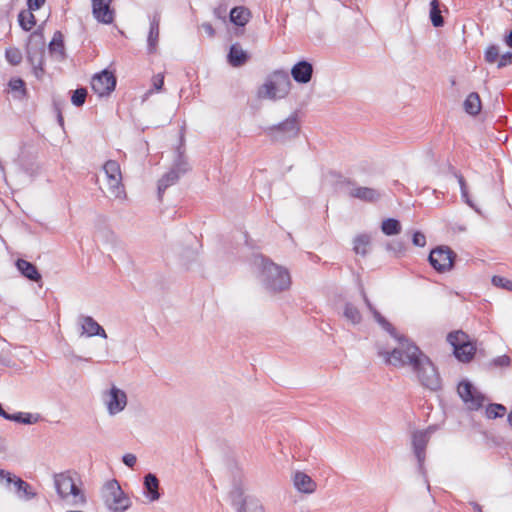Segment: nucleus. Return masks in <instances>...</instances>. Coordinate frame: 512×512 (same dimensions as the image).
Listing matches in <instances>:
<instances>
[{
	"mask_svg": "<svg viewBox=\"0 0 512 512\" xmlns=\"http://www.w3.org/2000/svg\"><path fill=\"white\" fill-rule=\"evenodd\" d=\"M461 197L464 200V202L467 200V198H470L469 194H468V190L467 191H461Z\"/></svg>",
	"mask_w": 512,
	"mask_h": 512,
	"instance_id": "obj_55",
	"label": "nucleus"
},
{
	"mask_svg": "<svg viewBox=\"0 0 512 512\" xmlns=\"http://www.w3.org/2000/svg\"><path fill=\"white\" fill-rule=\"evenodd\" d=\"M510 64H512V52H506L505 54L499 56L497 68L501 69Z\"/></svg>",
	"mask_w": 512,
	"mask_h": 512,
	"instance_id": "obj_45",
	"label": "nucleus"
},
{
	"mask_svg": "<svg viewBox=\"0 0 512 512\" xmlns=\"http://www.w3.org/2000/svg\"><path fill=\"white\" fill-rule=\"evenodd\" d=\"M458 394L460 398L472 410H476L482 406L483 396L474 388L469 381H462L458 385Z\"/></svg>",
	"mask_w": 512,
	"mask_h": 512,
	"instance_id": "obj_15",
	"label": "nucleus"
},
{
	"mask_svg": "<svg viewBox=\"0 0 512 512\" xmlns=\"http://www.w3.org/2000/svg\"><path fill=\"white\" fill-rule=\"evenodd\" d=\"M102 496L111 512H124L131 505L129 497L124 494L117 480H110L104 485Z\"/></svg>",
	"mask_w": 512,
	"mask_h": 512,
	"instance_id": "obj_6",
	"label": "nucleus"
},
{
	"mask_svg": "<svg viewBox=\"0 0 512 512\" xmlns=\"http://www.w3.org/2000/svg\"><path fill=\"white\" fill-rule=\"evenodd\" d=\"M314 73L312 63L307 60H301L295 63L291 68V76L298 84H307L311 81Z\"/></svg>",
	"mask_w": 512,
	"mask_h": 512,
	"instance_id": "obj_18",
	"label": "nucleus"
},
{
	"mask_svg": "<svg viewBox=\"0 0 512 512\" xmlns=\"http://www.w3.org/2000/svg\"><path fill=\"white\" fill-rule=\"evenodd\" d=\"M294 486L302 493H313L316 489V483L313 479L303 472H297L294 475Z\"/></svg>",
	"mask_w": 512,
	"mask_h": 512,
	"instance_id": "obj_25",
	"label": "nucleus"
},
{
	"mask_svg": "<svg viewBox=\"0 0 512 512\" xmlns=\"http://www.w3.org/2000/svg\"><path fill=\"white\" fill-rule=\"evenodd\" d=\"M18 22L25 31H30L36 24L34 14L29 10H22L18 15Z\"/></svg>",
	"mask_w": 512,
	"mask_h": 512,
	"instance_id": "obj_32",
	"label": "nucleus"
},
{
	"mask_svg": "<svg viewBox=\"0 0 512 512\" xmlns=\"http://www.w3.org/2000/svg\"><path fill=\"white\" fill-rule=\"evenodd\" d=\"M214 15L217 17V18H223L222 16V11L220 10V8H216L214 10Z\"/></svg>",
	"mask_w": 512,
	"mask_h": 512,
	"instance_id": "obj_54",
	"label": "nucleus"
},
{
	"mask_svg": "<svg viewBox=\"0 0 512 512\" xmlns=\"http://www.w3.org/2000/svg\"><path fill=\"white\" fill-rule=\"evenodd\" d=\"M0 478L5 479L8 485H14L15 492L19 498L30 500L36 496V493L31 490V486L17 476L0 469Z\"/></svg>",
	"mask_w": 512,
	"mask_h": 512,
	"instance_id": "obj_16",
	"label": "nucleus"
},
{
	"mask_svg": "<svg viewBox=\"0 0 512 512\" xmlns=\"http://www.w3.org/2000/svg\"><path fill=\"white\" fill-rule=\"evenodd\" d=\"M49 50L51 53L59 54L60 58L64 57L65 52H64L63 35L60 31H56L54 33L53 38L49 44Z\"/></svg>",
	"mask_w": 512,
	"mask_h": 512,
	"instance_id": "obj_33",
	"label": "nucleus"
},
{
	"mask_svg": "<svg viewBox=\"0 0 512 512\" xmlns=\"http://www.w3.org/2000/svg\"><path fill=\"white\" fill-rule=\"evenodd\" d=\"M57 118H58V123L60 124V126H63L64 125V120H63V116H62V114L60 112L58 113Z\"/></svg>",
	"mask_w": 512,
	"mask_h": 512,
	"instance_id": "obj_56",
	"label": "nucleus"
},
{
	"mask_svg": "<svg viewBox=\"0 0 512 512\" xmlns=\"http://www.w3.org/2000/svg\"><path fill=\"white\" fill-rule=\"evenodd\" d=\"M44 3H45V0H28L27 1L28 10L29 11L38 10L44 5Z\"/></svg>",
	"mask_w": 512,
	"mask_h": 512,
	"instance_id": "obj_49",
	"label": "nucleus"
},
{
	"mask_svg": "<svg viewBox=\"0 0 512 512\" xmlns=\"http://www.w3.org/2000/svg\"><path fill=\"white\" fill-rule=\"evenodd\" d=\"M253 265L258 270L259 281L267 291L277 293L290 287L291 277L286 268L260 254L253 257Z\"/></svg>",
	"mask_w": 512,
	"mask_h": 512,
	"instance_id": "obj_2",
	"label": "nucleus"
},
{
	"mask_svg": "<svg viewBox=\"0 0 512 512\" xmlns=\"http://www.w3.org/2000/svg\"><path fill=\"white\" fill-rule=\"evenodd\" d=\"M103 171L106 176L107 189L110 197L124 199L126 193L122 183V173L119 163L115 160H108L103 165Z\"/></svg>",
	"mask_w": 512,
	"mask_h": 512,
	"instance_id": "obj_7",
	"label": "nucleus"
},
{
	"mask_svg": "<svg viewBox=\"0 0 512 512\" xmlns=\"http://www.w3.org/2000/svg\"><path fill=\"white\" fill-rule=\"evenodd\" d=\"M263 131L272 142L286 143L295 139L300 133L298 113L293 112L284 121L265 127Z\"/></svg>",
	"mask_w": 512,
	"mask_h": 512,
	"instance_id": "obj_4",
	"label": "nucleus"
},
{
	"mask_svg": "<svg viewBox=\"0 0 512 512\" xmlns=\"http://www.w3.org/2000/svg\"><path fill=\"white\" fill-rule=\"evenodd\" d=\"M449 169L451 170L454 177L457 179L459 186H460V191H467L468 189H467L466 182H465V179L463 178V176L458 171H456L453 167L450 166Z\"/></svg>",
	"mask_w": 512,
	"mask_h": 512,
	"instance_id": "obj_46",
	"label": "nucleus"
},
{
	"mask_svg": "<svg viewBox=\"0 0 512 512\" xmlns=\"http://www.w3.org/2000/svg\"><path fill=\"white\" fill-rule=\"evenodd\" d=\"M412 243L417 247H424L426 245V237L420 231H415L412 235Z\"/></svg>",
	"mask_w": 512,
	"mask_h": 512,
	"instance_id": "obj_44",
	"label": "nucleus"
},
{
	"mask_svg": "<svg viewBox=\"0 0 512 512\" xmlns=\"http://www.w3.org/2000/svg\"><path fill=\"white\" fill-rule=\"evenodd\" d=\"M464 109L470 115H477L481 110L480 97L476 92L470 93L464 101Z\"/></svg>",
	"mask_w": 512,
	"mask_h": 512,
	"instance_id": "obj_27",
	"label": "nucleus"
},
{
	"mask_svg": "<svg viewBox=\"0 0 512 512\" xmlns=\"http://www.w3.org/2000/svg\"><path fill=\"white\" fill-rule=\"evenodd\" d=\"M86 96H87L86 88H83V87L77 88L72 93L71 102L74 106L81 107L85 103Z\"/></svg>",
	"mask_w": 512,
	"mask_h": 512,
	"instance_id": "obj_37",
	"label": "nucleus"
},
{
	"mask_svg": "<svg viewBox=\"0 0 512 512\" xmlns=\"http://www.w3.org/2000/svg\"><path fill=\"white\" fill-rule=\"evenodd\" d=\"M508 422L512 426V412L508 415Z\"/></svg>",
	"mask_w": 512,
	"mask_h": 512,
	"instance_id": "obj_57",
	"label": "nucleus"
},
{
	"mask_svg": "<svg viewBox=\"0 0 512 512\" xmlns=\"http://www.w3.org/2000/svg\"><path fill=\"white\" fill-rule=\"evenodd\" d=\"M54 485L58 495L61 498H67L68 496L74 497V504L83 503L84 496L81 493V490L76 486L73 479L65 474L60 473L54 476Z\"/></svg>",
	"mask_w": 512,
	"mask_h": 512,
	"instance_id": "obj_11",
	"label": "nucleus"
},
{
	"mask_svg": "<svg viewBox=\"0 0 512 512\" xmlns=\"http://www.w3.org/2000/svg\"><path fill=\"white\" fill-rule=\"evenodd\" d=\"M160 14L155 13L150 19L149 33L147 37V49L149 53H154L157 49L159 39Z\"/></svg>",
	"mask_w": 512,
	"mask_h": 512,
	"instance_id": "obj_21",
	"label": "nucleus"
},
{
	"mask_svg": "<svg viewBox=\"0 0 512 512\" xmlns=\"http://www.w3.org/2000/svg\"><path fill=\"white\" fill-rule=\"evenodd\" d=\"M82 329V335L87 337L99 336L106 339L107 334L103 327L91 316L80 315L77 320Z\"/></svg>",
	"mask_w": 512,
	"mask_h": 512,
	"instance_id": "obj_19",
	"label": "nucleus"
},
{
	"mask_svg": "<svg viewBox=\"0 0 512 512\" xmlns=\"http://www.w3.org/2000/svg\"><path fill=\"white\" fill-rule=\"evenodd\" d=\"M248 58V53L243 50L239 43H234L230 46L227 61L232 67H240L244 65Z\"/></svg>",
	"mask_w": 512,
	"mask_h": 512,
	"instance_id": "obj_23",
	"label": "nucleus"
},
{
	"mask_svg": "<svg viewBox=\"0 0 512 512\" xmlns=\"http://www.w3.org/2000/svg\"><path fill=\"white\" fill-rule=\"evenodd\" d=\"M361 294L374 320L398 342V346L391 352L379 348V356L384 359L386 364L394 367H410L418 382L424 388L430 391L440 390L442 386L441 377L432 360L414 342L397 333L394 326L373 306L363 289Z\"/></svg>",
	"mask_w": 512,
	"mask_h": 512,
	"instance_id": "obj_1",
	"label": "nucleus"
},
{
	"mask_svg": "<svg viewBox=\"0 0 512 512\" xmlns=\"http://www.w3.org/2000/svg\"><path fill=\"white\" fill-rule=\"evenodd\" d=\"M387 249L393 251L395 253H403L405 251V246L400 241L391 242L387 245Z\"/></svg>",
	"mask_w": 512,
	"mask_h": 512,
	"instance_id": "obj_47",
	"label": "nucleus"
},
{
	"mask_svg": "<svg viewBox=\"0 0 512 512\" xmlns=\"http://www.w3.org/2000/svg\"><path fill=\"white\" fill-rule=\"evenodd\" d=\"M430 20L434 27H442L444 25V19L441 16L438 0H432L430 2Z\"/></svg>",
	"mask_w": 512,
	"mask_h": 512,
	"instance_id": "obj_35",
	"label": "nucleus"
},
{
	"mask_svg": "<svg viewBox=\"0 0 512 512\" xmlns=\"http://www.w3.org/2000/svg\"><path fill=\"white\" fill-rule=\"evenodd\" d=\"M104 402L108 413L110 415H116L125 409L127 405V395L118 387L112 386L105 394Z\"/></svg>",
	"mask_w": 512,
	"mask_h": 512,
	"instance_id": "obj_14",
	"label": "nucleus"
},
{
	"mask_svg": "<svg viewBox=\"0 0 512 512\" xmlns=\"http://www.w3.org/2000/svg\"><path fill=\"white\" fill-rule=\"evenodd\" d=\"M39 418L40 416L38 414L34 415L27 412H18L15 414H9L7 420L30 425L38 422Z\"/></svg>",
	"mask_w": 512,
	"mask_h": 512,
	"instance_id": "obj_28",
	"label": "nucleus"
},
{
	"mask_svg": "<svg viewBox=\"0 0 512 512\" xmlns=\"http://www.w3.org/2000/svg\"><path fill=\"white\" fill-rule=\"evenodd\" d=\"M492 284L496 287H500V288L506 289L508 291H512V281L505 277L493 276Z\"/></svg>",
	"mask_w": 512,
	"mask_h": 512,
	"instance_id": "obj_40",
	"label": "nucleus"
},
{
	"mask_svg": "<svg viewBox=\"0 0 512 512\" xmlns=\"http://www.w3.org/2000/svg\"><path fill=\"white\" fill-rule=\"evenodd\" d=\"M435 430L436 426H429L425 430L415 431L412 435L413 452L418 461V470L423 476L426 474L424 467L426 458V446Z\"/></svg>",
	"mask_w": 512,
	"mask_h": 512,
	"instance_id": "obj_9",
	"label": "nucleus"
},
{
	"mask_svg": "<svg viewBox=\"0 0 512 512\" xmlns=\"http://www.w3.org/2000/svg\"><path fill=\"white\" fill-rule=\"evenodd\" d=\"M369 244H370V237L368 235H366V234L359 235L354 239L353 250L356 254L365 256L368 253Z\"/></svg>",
	"mask_w": 512,
	"mask_h": 512,
	"instance_id": "obj_34",
	"label": "nucleus"
},
{
	"mask_svg": "<svg viewBox=\"0 0 512 512\" xmlns=\"http://www.w3.org/2000/svg\"><path fill=\"white\" fill-rule=\"evenodd\" d=\"M112 0H92V13L95 19L104 24H111L114 20V11L111 8Z\"/></svg>",
	"mask_w": 512,
	"mask_h": 512,
	"instance_id": "obj_17",
	"label": "nucleus"
},
{
	"mask_svg": "<svg viewBox=\"0 0 512 512\" xmlns=\"http://www.w3.org/2000/svg\"><path fill=\"white\" fill-rule=\"evenodd\" d=\"M201 27L204 29L205 33L209 36V37H214L215 36V30L212 26L211 23H208V22H205L201 25Z\"/></svg>",
	"mask_w": 512,
	"mask_h": 512,
	"instance_id": "obj_50",
	"label": "nucleus"
},
{
	"mask_svg": "<svg viewBox=\"0 0 512 512\" xmlns=\"http://www.w3.org/2000/svg\"><path fill=\"white\" fill-rule=\"evenodd\" d=\"M505 43L512 48V30L510 33L505 37Z\"/></svg>",
	"mask_w": 512,
	"mask_h": 512,
	"instance_id": "obj_52",
	"label": "nucleus"
},
{
	"mask_svg": "<svg viewBox=\"0 0 512 512\" xmlns=\"http://www.w3.org/2000/svg\"><path fill=\"white\" fill-rule=\"evenodd\" d=\"M27 59L35 70H43V49L28 47Z\"/></svg>",
	"mask_w": 512,
	"mask_h": 512,
	"instance_id": "obj_29",
	"label": "nucleus"
},
{
	"mask_svg": "<svg viewBox=\"0 0 512 512\" xmlns=\"http://www.w3.org/2000/svg\"><path fill=\"white\" fill-rule=\"evenodd\" d=\"M16 267L19 270V272L27 279L33 282H39L42 279L41 274L39 273L38 269L34 264L31 262L24 260V259H18L16 261Z\"/></svg>",
	"mask_w": 512,
	"mask_h": 512,
	"instance_id": "obj_24",
	"label": "nucleus"
},
{
	"mask_svg": "<svg viewBox=\"0 0 512 512\" xmlns=\"http://www.w3.org/2000/svg\"><path fill=\"white\" fill-rule=\"evenodd\" d=\"M229 17L234 25L243 27L249 22L251 12L244 6H237L231 9Z\"/></svg>",
	"mask_w": 512,
	"mask_h": 512,
	"instance_id": "obj_26",
	"label": "nucleus"
},
{
	"mask_svg": "<svg viewBox=\"0 0 512 512\" xmlns=\"http://www.w3.org/2000/svg\"><path fill=\"white\" fill-rule=\"evenodd\" d=\"M189 170V164L184 156L182 150V144L176 149V156L170 170L165 173L158 181V198L161 200L165 190L177 183L182 175L187 173Z\"/></svg>",
	"mask_w": 512,
	"mask_h": 512,
	"instance_id": "obj_5",
	"label": "nucleus"
},
{
	"mask_svg": "<svg viewBox=\"0 0 512 512\" xmlns=\"http://www.w3.org/2000/svg\"><path fill=\"white\" fill-rule=\"evenodd\" d=\"M470 505L473 507L475 512H482V508L478 503L470 502Z\"/></svg>",
	"mask_w": 512,
	"mask_h": 512,
	"instance_id": "obj_53",
	"label": "nucleus"
},
{
	"mask_svg": "<svg viewBox=\"0 0 512 512\" xmlns=\"http://www.w3.org/2000/svg\"><path fill=\"white\" fill-rule=\"evenodd\" d=\"M491 364L496 367H508L511 364V358L507 355H501L494 358Z\"/></svg>",
	"mask_w": 512,
	"mask_h": 512,
	"instance_id": "obj_42",
	"label": "nucleus"
},
{
	"mask_svg": "<svg viewBox=\"0 0 512 512\" xmlns=\"http://www.w3.org/2000/svg\"><path fill=\"white\" fill-rule=\"evenodd\" d=\"M9 87L12 91L25 92V82L21 78H14L9 81Z\"/></svg>",
	"mask_w": 512,
	"mask_h": 512,
	"instance_id": "obj_43",
	"label": "nucleus"
},
{
	"mask_svg": "<svg viewBox=\"0 0 512 512\" xmlns=\"http://www.w3.org/2000/svg\"><path fill=\"white\" fill-rule=\"evenodd\" d=\"M447 341L453 347V353L459 361L465 363L472 360L476 347L470 342L466 333L463 331L450 332L447 335Z\"/></svg>",
	"mask_w": 512,
	"mask_h": 512,
	"instance_id": "obj_8",
	"label": "nucleus"
},
{
	"mask_svg": "<svg viewBox=\"0 0 512 512\" xmlns=\"http://www.w3.org/2000/svg\"><path fill=\"white\" fill-rule=\"evenodd\" d=\"M291 89V81L287 71L275 70L265 80L259 88L258 96L260 98L277 100L288 95Z\"/></svg>",
	"mask_w": 512,
	"mask_h": 512,
	"instance_id": "obj_3",
	"label": "nucleus"
},
{
	"mask_svg": "<svg viewBox=\"0 0 512 512\" xmlns=\"http://www.w3.org/2000/svg\"><path fill=\"white\" fill-rule=\"evenodd\" d=\"M506 413V407L502 404H490L486 408V415L489 419H496L498 417H503Z\"/></svg>",
	"mask_w": 512,
	"mask_h": 512,
	"instance_id": "obj_36",
	"label": "nucleus"
},
{
	"mask_svg": "<svg viewBox=\"0 0 512 512\" xmlns=\"http://www.w3.org/2000/svg\"><path fill=\"white\" fill-rule=\"evenodd\" d=\"M5 57L12 65H18L22 60V53L18 48L11 47L6 49Z\"/></svg>",
	"mask_w": 512,
	"mask_h": 512,
	"instance_id": "obj_38",
	"label": "nucleus"
},
{
	"mask_svg": "<svg viewBox=\"0 0 512 512\" xmlns=\"http://www.w3.org/2000/svg\"><path fill=\"white\" fill-rule=\"evenodd\" d=\"M343 316L353 325L362 321V315L359 309L352 303H346L344 306Z\"/></svg>",
	"mask_w": 512,
	"mask_h": 512,
	"instance_id": "obj_30",
	"label": "nucleus"
},
{
	"mask_svg": "<svg viewBox=\"0 0 512 512\" xmlns=\"http://www.w3.org/2000/svg\"><path fill=\"white\" fill-rule=\"evenodd\" d=\"M381 230L387 236L397 235L401 232V224L395 218H387L382 222Z\"/></svg>",
	"mask_w": 512,
	"mask_h": 512,
	"instance_id": "obj_31",
	"label": "nucleus"
},
{
	"mask_svg": "<svg viewBox=\"0 0 512 512\" xmlns=\"http://www.w3.org/2000/svg\"><path fill=\"white\" fill-rule=\"evenodd\" d=\"M454 256L449 247H437L430 252L428 260L436 271L446 272L453 267Z\"/></svg>",
	"mask_w": 512,
	"mask_h": 512,
	"instance_id": "obj_12",
	"label": "nucleus"
},
{
	"mask_svg": "<svg viewBox=\"0 0 512 512\" xmlns=\"http://www.w3.org/2000/svg\"><path fill=\"white\" fill-rule=\"evenodd\" d=\"M349 195L365 202H375L379 200L382 193L370 187H354L349 191Z\"/></svg>",
	"mask_w": 512,
	"mask_h": 512,
	"instance_id": "obj_22",
	"label": "nucleus"
},
{
	"mask_svg": "<svg viewBox=\"0 0 512 512\" xmlns=\"http://www.w3.org/2000/svg\"><path fill=\"white\" fill-rule=\"evenodd\" d=\"M153 89L147 92L148 94H152L153 91H160L164 85V76L162 74H157L152 79Z\"/></svg>",
	"mask_w": 512,
	"mask_h": 512,
	"instance_id": "obj_41",
	"label": "nucleus"
},
{
	"mask_svg": "<svg viewBox=\"0 0 512 512\" xmlns=\"http://www.w3.org/2000/svg\"><path fill=\"white\" fill-rule=\"evenodd\" d=\"M144 495L150 502H154L160 499L161 494L159 492V480L155 474L148 473L144 476Z\"/></svg>",
	"mask_w": 512,
	"mask_h": 512,
	"instance_id": "obj_20",
	"label": "nucleus"
},
{
	"mask_svg": "<svg viewBox=\"0 0 512 512\" xmlns=\"http://www.w3.org/2000/svg\"><path fill=\"white\" fill-rule=\"evenodd\" d=\"M91 87L99 96H107L114 91L116 87V77L112 72L103 70L93 76L91 80Z\"/></svg>",
	"mask_w": 512,
	"mask_h": 512,
	"instance_id": "obj_13",
	"label": "nucleus"
},
{
	"mask_svg": "<svg viewBox=\"0 0 512 512\" xmlns=\"http://www.w3.org/2000/svg\"><path fill=\"white\" fill-rule=\"evenodd\" d=\"M465 203L467 205H469L472 209H474L475 212H477L478 214H481V210L472 202V200L470 198H467Z\"/></svg>",
	"mask_w": 512,
	"mask_h": 512,
	"instance_id": "obj_51",
	"label": "nucleus"
},
{
	"mask_svg": "<svg viewBox=\"0 0 512 512\" xmlns=\"http://www.w3.org/2000/svg\"><path fill=\"white\" fill-rule=\"evenodd\" d=\"M500 56V49L496 45H490L484 52V59L486 62L492 64L498 61Z\"/></svg>",
	"mask_w": 512,
	"mask_h": 512,
	"instance_id": "obj_39",
	"label": "nucleus"
},
{
	"mask_svg": "<svg viewBox=\"0 0 512 512\" xmlns=\"http://www.w3.org/2000/svg\"><path fill=\"white\" fill-rule=\"evenodd\" d=\"M231 503L237 512H265L261 501L252 495H244L237 487L230 493Z\"/></svg>",
	"mask_w": 512,
	"mask_h": 512,
	"instance_id": "obj_10",
	"label": "nucleus"
},
{
	"mask_svg": "<svg viewBox=\"0 0 512 512\" xmlns=\"http://www.w3.org/2000/svg\"><path fill=\"white\" fill-rule=\"evenodd\" d=\"M122 461L126 466L133 468L136 464L137 458L134 454L127 453L122 457Z\"/></svg>",
	"mask_w": 512,
	"mask_h": 512,
	"instance_id": "obj_48",
	"label": "nucleus"
}]
</instances>
